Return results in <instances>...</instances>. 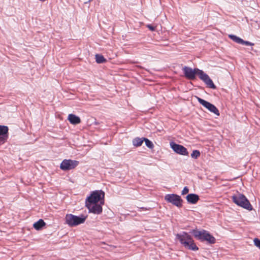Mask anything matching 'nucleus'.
Returning a JSON list of instances; mask_svg holds the SVG:
<instances>
[{"label":"nucleus","mask_w":260,"mask_h":260,"mask_svg":"<svg viewBox=\"0 0 260 260\" xmlns=\"http://www.w3.org/2000/svg\"><path fill=\"white\" fill-rule=\"evenodd\" d=\"M45 224L46 223L44 220L40 219L34 224L33 226L36 230H40Z\"/></svg>","instance_id":"15"},{"label":"nucleus","mask_w":260,"mask_h":260,"mask_svg":"<svg viewBox=\"0 0 260 260\" xmlns=\"http://www.w3.org/2000/svg\"><path fill=\"white\" fill-rule=\"evenodd\" d=\"M186 199L187 202L191 204H196L200 199L199 196L194 193L188 194Z\"/></svg>","instance_id":"13"},{"label":"nucleus","mask_w":260,"mask_h":260,"mask_svg":"<svg viewBox=\"0 0 260 260\" xmlns=\"http://www.w3.org/2000/svg\"><path fill=\"white\" fill-rule=\"evenodd\" d=\"M254 245L258 247L259 248H260V240L257 239V238H255L254 239Z\"/></svg>","instance_id":"23"},{"label":"nucleus","mask_w":260,"mask_h":260,"mask_svg":"<svg viewBox=\"0 0 260 260\" xmlns=\"http://www.w3.org/2000/svg\"><path fill=\"white\" fill-rule=\"evenodd\" d=\"M197 98L200 104L206 108L211 112L214 113L217 116H219V110L214 105L199 97L197 96Z\"/></svg>","instance_id":"8"},{"label":"nucleus","mask_w":260,"mask_h":260,"mask_svg":"<svg viewBox=\"0 0 260 260\" xmlns=\"http://www.w3.org/2000/svg\"><path fill=\"white\" fill-rule=\"evenodd\" d=\"M176 238L185 248L193 251L199 249L192 237L188 233L184 232L182 234H177Z\"/></svg>","instance_id":"2"},{"label":"nucleus","mask_w":260,"mask_h":260,"mask_svg":"<svg viewBox=\"0 0 260 260\" xmlns=\"http://www.w3.org/2000/svg\"><path fill=\"white\" fill-rule=\"evenodd\" d=\"M147 27L151 31H154L155 29V27L150 24H148Z\"/></svg>","instance_id":"25"},{"label":"nucleus","mask_w":260,"mask_h":260,"mask_svg":"<svg viewBox=\"0 0 260 260\" xmlns=\"http://www.w3.org/2000/svg\"><path fill=\"white\" fill-rule=\"evenodd\" d=\"M102 204H85L86 207L89 210V212L96 214H100L102 213Z\"/></svg>","instance_id":"10"},{"label":"nucleus","mask_w":260,"mask_h":260,"mask_svg":"<svg viewBox=\"0 0 260 260\" xmlns=\"http://www.w3.org/2000/svg\"><path fill=\"white\" fill-rule=\"evenodd\" d=\"M182 70L185 77L187 79L193 80L196 78V75L197 74L199 75L200 79L203 81L209 87L214 89L216 88V86L209 76L202 70L198 68H194L193 70L191 68L186 66L183 67Z\"/></svg>","instance_id":"1"},{"label":"nucleus","mask_w":260,"mask_h":260,"mask_svg":"<svg viewBox=\"0 0 260 260\" xmlns=\"http://www.w3.org/2000/svg\"><path fill=\"white\" fill-rule=\"evenodd\" d=\"M170 146L173 151L177 154L182 155H188V152L187 149L181 145L172 142L170 143Z\"/></svg>","instance_id":"9"},{"label":"nucleus","mask_w":260,"mask_h":260,"mask_svg":"<svg viewBox=\"0 0 260 260\" xmlns=\"http://www.w3.org/2000/svg\"><path fill=\"white\" fill-rule=\"evenodd\" d=\"M229 38L231 39L233 41L237 43L241 44L242 41V39L234 35H230L229 36Z\"/></svg>","instance_id":"18"},{"label":"nucleus","mask_w":260,"mask_h":260,"mask_svg":"<svg viewBox=\"0 0 260 260\" xmlns=\"http://www.w3.org/2000/svg\"><path fill=\"white\" fill-rule=\"evenodd\" d=\"M86 216L81 215V216H76L71 214H67L66 216V222L70 226H74L85 222Z\"/></svg>","instance_id":"5"},{"label":"nucleus","mask_w":260,"mask_h":260,"mask_svg":"<svg viewBox=\"0 0 260 260\" xmlns=\"http://www.w3.org/2000/svg\"><path fill=\"white\" fill-rule=\"evenodd\" d=\"M95 60L98 63H102L106 61V59L102 55L98 54L95 55Z\"/></svg>","instance_id":"17"},{"label":"nucleus","mask_w":260,"mask_h":260,"mask_svg":"<svg viewBox=\"0 0 260 260\" xmlns=\"http://www.w3.org/2000/svg\"><path fill=\"white\" fill-rule=\"evenodd\" d=\"M104 192L101 190L93 191L86 199L85 204H98L100 202L101 204H104Z\"/></svg>","instance_id":"4"},{"label":"nucleus","mask_w":260,"mask_h":260,"mask_svg":"<svg viewBox=\"0 0 260 260\" xmlns=\"http://www.w3.org/2000/svg\"><path fill=\"white\" fill-rule=\"evenodd\" d=\"M68 119L70 123L73 124H77L81 122L80 117L73 114H70Z\"/></svg>","instance_id":"14"},{"label":"nucleus","mask_w":260,"mask_h":260,"mask_svg":"<svg viewBox=\"0 0 260 260\" xmlns=\"http://www.w3.org/2000/svg\"><path fill=\"white\" fill-rule=\"evenodd\" d=\"M233 202L238 206L249 211L253 209L252 206L246 197L242 194L234 195L232 197Z\"/></svg>","instance_id":"3"},{"label":"nucleus","mask_w":260,"mask_h":260,"mask_svg":"<svg viewBox=\"0 0 260 260\" xmlns=\"http://www.w3.org/2000/svg\"><path fill=\"white\" fill-rule=\"evenodd\" d=\"M241 44L245 45L247 46H253L254 45L253 43H252L250 42H249V41H244L243 39H242Z\"/></svg>","instance_id":"22"},{"label":"nucleus","mask_w":260,"mask_h":260,"mask_svg":"<svg viewBox=\"0 0 260 260\" xmlns=\"http://www.w3.org/2000/svg\"><path fill=\"white\" fill-rule=\"evenodd\" d=\"M189 192V189L187 187L185 186L184 187L182 191L181 194L182 195H184L187 194Z\"/></svg>","instance_id":"24"},{"label":"nucleus","mask_w":260,"mask_h":260,"mask_svg":"<svg viewBox=\"0 0 260 260\" xmlns=\"http://www.w3.org/2000/svg\"><path fill=\"white\" fill-rule=\"evenodd\" d=\"M205 241L208 242V243L213 244L215 243L216 239L213 236L210 235V233H209Z\"/></svg>","instance_id":"19"},{"label":"nucleus","mask_w":260,"mask_h":260,"mask_svg":"<svg viewBox=\"0 0 260 260\" xmlns=\"http://www.w3.org/2000/svg\"><path fill=\"white\" fill-rule=\"evenodd\" d=\"M92 1V0H89V1H88V2H84V3H85V4H87V3H88L90 2H91V1Z\"/></svg>","instance_id":"27"},{"label":"nucleus","mask_w":260,"mask_h":260,"mask_svg":"<svg viewBox=\"0 0 260 260\" xmlns=\"http://www.w3.org/2000/svg\"><path fill=\"white\" fill-rule=\"evenodd\" d=\"M165 200L168 203L172 204L178 208L182 206L183 200L180 196L172 193L166 194L165 197Z\"/></svg>","instance_id":"6"},{"label":"nucleus","mask_w":260,"mask_h":260,"mask_svg":"<svg viewBox=\"0 0 260 260\" xmlns=\"http://www.w3.org/2000/svg\"><path fill=\"white\" fill-rule=\"evenodd\" d=\"M144 138H136L133 140V144L135 146L139 147L142 145L144 142Z\"/></svg>","instance_id":"16"},{"label":"nucleus","mask_w":260,"mask_h":260,"mask_svg":"<svg viewBox=\"0 0 260 260\" xmlns=\"http://www.w3.org/2000/svg\"><path fill=\"white\" fill-rule=\"evenodd\" d=\"M201 155L200 151L198 150H193L191 154V157L194 159H197Z\"/></svg>","instance_id":"21"},{"label":"nucleus","mask_w":260,"mask_h":260,"mask_svg":"<svg viewBox=\"0 0 260 260\" xmlns=\"http://www.w3.org/2000/svg\"><path fill=\"white\" fill-rule=\"evenodd\" d=\"M8 127L0 125V145L5 143L8 138Z\"/></svg>","instance_id":"12"},{"label":"nucleus","mask_w":260,"mask_h":260,"mask_svg":"<svg viewBox=\"0 0 260 260\" xmlns=\"http://www.w3.org/2000/svg\"><path fill=\"white\" fill-rule=\"evenodd\" d=\"M143 140L145 142V145L147 147H148L150 149H152L154 147V145L153 143L149 139H148L147 138H144Z\"/></svg>","instance_id":"20"},{"label":"nucleus","mask_w":260,"mask_h":260,"mask_svg":"<svg viewBox=\"0 0 260 260\" xmlns=\"http://www.w3.org/2000/svg\"><path fill=\"white\" fill-rule=\"evenodd\" d=\"M190 233L193 235L197 239L201 241H205L206 240L209 233L208 232L204 230L202 231L193 230Z\"/></svg>","instance_id":"11"},{"label":"nucleus","mask_w":260,"mask_h":260,"mask_svg":"<svg viewBox=\"0 0 260 260\" xmlns=\"http://www.w3.org/2000/svg\"><path fill=\"white\" fill-rule=\"evenodd\" d=\"M79 164V161L72 159H64L60 165V168L63 171L74 169Z\"/></svg>","instance_id":"7"},{"label":"nucleus","mask_w":260,"mask_h":260,"mask_svg":"<svg viewBox=\"0 0 260 260\" xmlns=\"http://www.w3.org/2000/svg\"><path fill=\"white\" fill-rule=\"evenodd\" d=\"M140 209H142L143 210H148L146 208H144V207H142V208H140Z\"/></svg>","instance_id":"26"}]
</instances>
